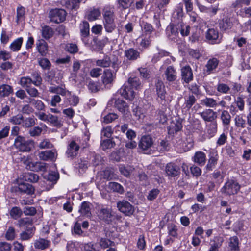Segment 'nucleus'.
I'll return each instance as SVG.
<instances>
[{"label": "nucleus", "instance_id": "obj_1", "mask_svg": "<svg viewBox=\"0 0 251 251\" xmlns=\"http://www.w3.org/2000/svg\"><path fill=\"white\" fill-rule=\"evenodd\" d=\"M103 25L107 33H112L116 28L114 8L108 6L104 8L102 13Z\"/></svg>", "mask_w": 251, "mask_h": 251}, {"label": "nucleus", "instance_id": "obj_2", "mask_svg": "<svg viewBox=\"0 0 251 251\" xmlns=\"http://www.w3.org/2000/svg\"><path fill=\"white\" fill-rule=\"evenodd\" d=\"M14 146L21 152H29L34 147V142L31 140H26L21 136H18L14 140Z\"/></svg>", "mask_w": 251, "mask_h": 251}, {"label": "nucleus", "instance_id": "obj_3", "mask_svg": "<svg viewBox=\"0 0 251 251\" xmlns=\"http://www.w3.org/2000/svg\"><path fill=\"white\" fill-rule=\"evenodd\" d=\"M240 189V185L235 180L228 179L221 189V192L226 196L236 194Z\"/></svg>", "mask_w": 251, "mask_h": 251}, {"label": "nucleus", "instance_id": "obj_4", "mask_svg": "<svg viewBox=\"0 0 251 251\" xmlns=\"http://www.w3.org/2000/svg\"><path fill=\"white\" fill-rule=\"evenodd\" d=\"M97 215L100 220L107 224H110L112 221V210L108 207L102 206L99 207L98 210Z\"/></svg>", "mask_w": 251, "mask_h": 251}, {"label": "nucleus", "instance_id": "obj_5", "mask_svg": "<svg viewBox=\"0 0 251 251\" xmlns=\"http://www.w3.org/2000/svg\"><path fill=\"white\" fill-rule=\"evenodd\" d=\"M66 12L62 9H54L50 11L49 18L50 21L54 23L63 22L66 18Z\"/></svg>", "mask_w": 251, "mask_h": 251}, {"label": "nucleus", "instance_id": "obj_6", "mask_svg": "<svg viewBox=\"0 0 251 251\" xmlns=\"http://www.w3.org/2000/svg\"><path fill=\"white\" fill-rule=\"evenodd\" d=\"M205 38L210 44H218L221 42L222 36L218 29L208 28L205 33Z\"/></svg>", "mask_w": 251, "mask_h": 251}, {"label": "nucleus", "instance_id": "obj_7", "mask_svg": "<svg viewBox=\"0 0 251 251\" xmlns=\"http://www.w3.org/2000/svg\"><path fill=\"white\" fill-rule=\"evenodd\" d=\"M201 104L206 107L214 108V109H216L219 106L225 108L226 104V101L223 100L218 102L216 100L210 97H205L202 99L201 100Z\"/></svg>", "mask_w": 251, "mask_h": 251}, {"label": "nucleus", "instance_id": "obj_8", "mask_svg": "<svg viewBox=\"0 0 251 251\" xmlns=\"http://www.w3.org/2000/svg\"><path fill=\"white\" fill-rule=\"evenodd\" d=\"M113 67L115 69V71H112L109 69H105L102 75V83L104 85L111 84L116 78V72L118 70V67L113 64Z\"/></svg>", "mask_w": 251, "mask_h": 251}, {"label": "nucleus", "instance_id": "obj_9", "mask_svg": "<svg viewBox=\"0 0 251 251\" xmlns=\"http://www.w3.org/2000/svg\"><path fill=\"white\" fill-rule=\"evenodd\" d=\"M117 207L120 211L127 216L132 215L134 212V207L126 201L123 200L117 202Z\"/></svg>", "mask_w": 251, "mask_h": 251}, {"label": "nucleus", "instance_id": "obj_10", "mask_svg": "<svg viewBox=\"0 0 251 251\" xmlns=\"http://www.w3.org/2000/svg\"><path fill=\"white\" fill-rule=\"evenodd\" d=\"M80 145L76 142V140L71 141L68 145L66 154L68 158L73 159L78 154Z\"/></svg>", "mask_w": 251, "mask_h": 251}, {"label": "nucleus", "instance_id": "obj_11", "mask_svg": "<svg viewBox=\"0 0 251 251\" xmlns=\"http://www.w3.org/2000/svg\"><path fill=\"white\" fill-rule=\"evenodd\" d=\"M114 106L119 111L123 113L125 116H128L130 113L129 105L122 99H115Z\"/></svg>", "mask_w": 251, "mask_h": 251}, {"label": "nucleus", "instance_id": "obj_12", "mask_svg": "<svg viewBox=\"0 0 251 251\" xmlns=\"http://www.w3.org/2000/svg\"><path fill=\"white\" fill-rule=\"evenodd\" d=\"M238 20L233 17H226L222 20L220 23V27L221 29L226 30L232 27L234 24H238Z\"/></svg>", "mask_w": 251, "mask_h": 251}, {"label": "nucleus", "instance_id": "obj_13", "mask_svg": "<svg viewBox=\"0 0 251 251\" xmlns=\"http://www.w3.org/2000/svg\"><path fill=\"white\" fill-rule=\"evenodd\" d=\"M201 117L205 122H212L215 121L217 117V112L212 109H206L199 113Z\"/></svg>", "mask_w": 251, "mask_h": 251}, {"label": "nucleus", "instance_id": "obj_14", "mask_svg": "<svg viewBox=\"0 0 251 251\" xmlns=\"http://www.w3.org/2000/svg\"><path fill=\"white\" fill-rule=\"evenodd\" d=\"M182 80L186 83H188L193 80L192 71L189 66H186L181 70Z\"/></svg>", "mask_w": 251, "mask_h": 251}, {"label": "nucleus", "instance_id": "obj_15", "mask_svg": "<svg viewBox=\"0 0 251 251\" xmlns=\"http://www.w3.org/2000/svg\"><path fill=\"white\" fill-rule=\"evenodd\" d=\"M57 156V152L50 150L42 151L39 153V158L43 160L54 161L56 160Z\"/></svg>", "mask_w": 251, "mask_h": 251}, {"label": "nucleus", "instance_id": "obj_16", "mask_svg": "<svg viewBox=\"0 0 251 251\" xmlns=\"http://www.w3.org/2000/svg\"><path fill=\"white\" fill-rule=\"evenodd\" d=\"M155 88L158 98L162 100H165L167 93L163 82L158 80L155 83Z\"/></svg>", "mask_w": 251, "mask_h": 251}, {"label": "nucleus", "instance_id": "obj_17", "mask_svg": "<svg viewBox=\"0 0 251 251\" xmlns=\"http://www.w3.org/2000/svg\"><path fill=\"white\" fill-rule=\"evenodd\" d=\"M167 175L171 177H175L179 174V168L174 163H168L165 168Z\"/></svg>", "mask_w": 251, "mask_h": 251}, {"label": "nucleus", "instance_id": "obj_18", "mask_svg": "<svg viewBox=\"0 0 251 251\" xmlns=\"http://www.w3.org/2000/svg\"><path fill=\"white\" fill-rule=\"evenodd\" d=\"M17 189L16 190L17 192H20L21 193L27 195L33 194L35 191L32 185L25 183L19 184Z\"/></svg>", "mask_w": 251, "mask_h": 251}, {"label": "nucleus", "instance_id": "obj_19", "mask_svg": "<svg viewBox=\"0 0 251 251\" xmlns=\"http://www.w3.org/2000/svg\"><path fill=\"white\" fill-rule=\"evenodd\" d=\"M153 144L152 138L149 135L143 136L139 142V146L143 150L150 148Z\"/></svg>", "mask_w": 251, "mask_h": 251}, {"label": "nucleus", "instance_id": "obj_20", "mask_svg": "<svg viewBox=\"0 0 251 251\" xmlns=\"http://www.w3.org/2000/svg\"><path fill=\"white\" fill-rule=\"evenodd\" d=\"M224 239L221 237H215L211 240L210 247L208 251H219V249L222 245Z\"/></svg>", "mask_w": 251, "mask_h": 251}, {"label": "nucleus", "instance_id": "obj_21", "mask_svg": "<svg viewBox=\"0 0 251 251\" xmlns=\"http://www.w3.org/2000/svg\"><path fill=\"white\" fill-rule=\"evenodd\" d=\"M13 93L14 90L12 86L7 84L0 85V97H7Z\"/></svg>", "mask_w": 251, "mask_h": 251}, {"label": "nucleus", "instance_id": "obj_22", "mask_svg": "<svg viewBox=\"0 0 251 251\" xmlns=\"http://www.w3.org/2000/svg\"><path fill=\"white\" fill-rule=\"evenodd\" d=\"M193 161L199 165L200 166H203L206 162V155L202 151H197L195 152L194 156L192 158Z\"/></svg>", "mask_w": 251, "mask_h": 251}, {"label": "nucleus", "instance_id": "obj_23", "mask_svg": "<svg viewBox=\"0 0 251 251\" xmlns=\"http://www.w3.org/2000/svg\"><path fill=\"white\" fill-rule=\"evenodd\" d=\"M79 29L82 40L89 36L90 34L89 24L86 21H83L79 25Z\"/></svg>", "mask_w": 251, "mask_h": 251}, {"label": "nucleus", "instance_id": "obj_24", "mask_svg": "<svg viewBox=\"0 0 251 251\" xmlns=\"http://www.w3.org/2000/svg\"><path fill=\"white\" fill-rule=\"evenodd\" d=\"M101 15V12L98 8H92L89 10L86 14V17L90 21H94L98 19Z\"/></svg>", "mask_w": 251, "mask_h": 251}, {"label": "nucleus", "instance_id": "obj_25", "mask_svg": "<svg viewBox=\"0 0 251 251\" xmlns=\"http://www.w3.org/2000/svg\"><path fill=\"white\" fill-rule=\"evenodd\" d=\"M36 45L38 51L41 55H46L48 50V45L45 41L43 39H39L37 41Z\"/></svg>", "mask_w": 251, "mask_h": 251}, {"label": "nucleus", "instance_id": "obj_26", "mask_svg": "<svg viewBox=\"0 0 251 251\" xmlns=\"http://www.w3.org/2000/svg\"><path fill=\"white\" fill-rule=\"evenodd\" d=\"M125 56L130 60H135L140 57L139 52L133 48H130L125 51Z\"/></svg>", "mask_w": 251, "mask_h": 251}, {"label": "nucleus", "instance_id": "obj_27", "mask_svg": "<svg viewBox=\"0 0 251 251\" xmlns=\"http://www.w3.org/2000/svg\"><path fill=\"white\" fill-rule=\"evenodd\" d=\"M219 62V60L216 58L209 59L206 65V72L208 74L212 73L217 68Z\"/></svg>", "mask_w": 251, "mask_h": 251}, {"label": "nucleus", "instance_id": "obj_28", "mask_svg": "<svg viewBox=\"0 0 251 251\" xmlns=\"http://www.w3.org/2000/svg\"><path fill=\"white\" fill-rule=\"evenodd\" d=\"M228 248L231 251H239V240L238 238L236 236H233L229 238L228 242Z\"/></svg>", "mask_w": 251, "mask_h": 251}, {"label": "nucleus", "instance_id": "obj_29", "mask_svg": "<svg viewBox=\"0 0 251 251\" xmlns=\"http://www.w3.org/2000/svg\"><path fill=\"white\" fill-rule=\"evenodd\" d=\"M50 243V242L46 239L39 238L35 241L34 246L36 249L44 250L49 247Z\"/></svg>", "mask_w": 251, "mask_h": 251}, {"label": "nucleus", "instance_id": "obj_30", "mask_svg": "<svg viewBox=\"0 0 251 251\" xmlns=\"http://www.w3.org/2000/svg\"><path fill=\"white\" fill-rule=\"evenodd\" d=\"M176 72L172 66H169L165 71V74L168 81H175L176 78Z\"/></svg>", "mask_w": 251, "mask_h": 251}, {"label": "nucleus", "instance_id": "obj_31", "mask_svg": "<svg viewBox=\"0 0 251 251\" xmlns=\"http://www.w3.org/2000/svg\"><path fill=\"white\" fill-rule=\"evenodd\" d=\"M90 203L89 202L84 201L82 203L79 212L81 214L87 217H90L91 213Z\"/></svg>", "mask_w": 251, "mask_h": 251}, {"label": "nucleus", "instance_id": "obj_32", "mask_svg": "<svg viewBox=\"0 0 251 251\" xmlns=\"http://www.w3.org/2000/svg\"><path fill=\"white\" fill-rule=\"evenodd\" d=\"M107 187L111 191L117 192L120 194H122L124 192V189L123 187L120 184L117 182H109Z\"/></svg>", "mask_w": 251, "mask_h": 251}, {"label": "nucleus", "instance_id": "obj_33", "mask_svg": "<svg viewBox=\"0 0 251 251\" xmlns=\"http://www.w3.org/2000/svg\"><path fill=\"white\" fill-rule=\"evenodd\" d=\"M206 130L207 133L210 137L213 136L217 132V123L216 121L211 122L207 125Z\"/></svg>", "mask_w": 251, "mask_h": 251}, {"label": "nucleus", "instance_id": "obj_34", "mask_svg": "<svg viewBox=\"0 0 251 251\" xmlns=\"http://www.w3.org/2000/svg\"><path fill=\"white\" fill-rule=\"evenodd\" d=\"M59 177V174L55 172H50L45 176V178L47 181L51 182L52 185H53L56 183Z\"/></svg>", "mask_w": 251, "mask_h": 251}, {"label": "nucleus", "instance_id": "obj_35", "mask_svg": "<svg viewBox=\"0 0 251 251\" xmlns=\"http://www.w3.org/2000/svg\"><path fill=\"white\" fill-rule=\"evenodd\" d=\"M120 173L125 176H129L134 171V168L131 166H125L120 165L119 167Z\"/></svg>", "mask_w": 251, "mask_h": 251}, {"label": "nucleus", "instance_id": "obj_36", "mask_svg": "<svg viewBox=\"0 0 251 251\" xmlns=\"http://www.w3.org/2000/svg\"><path fill=\"white\" fill-rule=\"evenodd\" d=\"M29 103L39 111H42L45 109V106L41 100L30 98Z\"/></svg>", "mask_w": 251, "mask_h": 251}, {"label": "nucleus", "instance_id": "obj_37", "mask_svg": "<svg viewBox=\"0 0 251 251\" xmlns=\"http://www.w3.org/2000/svg\"><path fill=\"white\" fill-rule=\"evenodd\" d=\"M56 75V72L54 70H51L48 71L45 75V80L48 82L50 85H54V78Z\"/></svg>", "mask_w": 251, "mask_h": 251}, {"label": "nucleus", "instance_id": "obj_38", "mask_svg": "<svg viewBox=\"0 0 251 251\" xmlns=\"http://www.w3.org/2000/svg\"><path fill=\"white\" fill-rule=\"evenodd\" d=\"M213 155L211 156L208 160V163L206 165V168L208 170H211L214 167L217 163V154L216 151H213Z\"/></svg>", "mask_w": 251, "mask_h": 251}, {"label": "nucleus", "instance_id": "obj_39", "mask_svg": "<svg viewBox=\"0 0 251 251\" xmlns=\"http://www.w3.org/2000/svg\"><path fill=\"white\" fill-rule=\"evenodd\" d=\"M24 179L26 181L35 183L38 181L39 176L34 173H27L25 174Z\"/></svg>", "mask_w": 251, "mask_h": 251}, {"label": "nucleus", "instance_id": "obj_40", "mask_svg": "<svg viewBox=\"0 0 251 251\" xmlns=\"http://www.w3.org/2000/svg\"><path fill=\"white\" fill-rule=\"evenodd\" d=\"M196 101V98L193 95H189L188 97H185L184 103L185 108L190 109Z\"/></svg>", "mask_w": 251, "mask_h": 251}, {"label": "nucleus", "instance_id": "obj_41", "mask_svg": "<svg viewBox=\"0 0 251 251\" xmlns=\"http://www.w3.org/2000/svg\"><path fill=\"white\" fill-rule=\"evenodd\" d=\"M99 243L100 247L102 249H106L115 246V243L113 241L106 238H101Z\"/></svg>", "mask_w": 251, "mask_h": 251}, {"label": "nucleus", "instance_id": "obj_42", "mask_svg": "<svg viewBox=\"0 0 251 251\" xmlns=\"http://www.w3.org/2000/svg\"><path fill=\"white\" fill-rule=\"evenodd\" d=\"M53 35L52 29L49 26H45L42 29V35L43 38L48 39L51 38Z\"/></svg>", "mask_w": 251, "mask_h": 251}, {"label": "nucleus", "instance_id": "obj_43", "mask_svg": "<svg viewBox=\"0 0 251 251\" xmlns=\"http://www.w3.org/2000/svg\"><path fill=\"white\" fill-rule=\"evenodd\" d=\"M23 43V38L20 37L14 40L10 46V48L13 51H18L22 46Z\"/></svg>", "mask_w": 251, "mask_h": 251}, {"label": "nucleus", "instance_id": "obj_44", "mask_svg": "<svg viewBox=\"0 0 251 251\" xmlns=\"http://www.w3.org/2000/svg\"><path fill=\"white\" fill-rule=\"evenodd\" d=\"M29 168L33 171H45L46 170V164L41 162H36L35 164L31 163L29 164Z\"/></svg>", "mask_w": 251, "mask_h": 251}, {"label": "nucleus", "instance_id": "obj_45", "mask_svg": "<svg viewBox=\"0 0 251 251\" xmlns=\"http://www.w3.org/2000/svg\"><path fill=\"white\" fill-rule=\"evenodd\" d=\"M31 76L33 78V84L36 86H40L42 82V78L41 77L40 73L35 71L31 74Z\"/></svg>", "mask_w": 251, "mask_h": 251}, {"label": "nucleus", "instance_id": "obj_46", "mask_svg": "<svg viewBox=\"0 0 251 251\" xmlns=\"http://www.w3.org/2000/svg\"><path fill=\"white\" fill-rule=\"evenodd\" d=\"M182 146L185 151H187L193 148L194 141L191 136H189L186 138V140L183 143Z\"/></svg>", "mask_w": 251, "mask_h": 251}, {"label": "nucleus", "instance_id": "obj_47", "mask_svg": "<svg viewBox=\"0 0 251 251\" xmlns=\"http://www.w3.org/2000/svg\"><path fill=\"white\" fill-rule=\"evenodd\" d=\"M19 84L25 89L28 88L33 84L32 79L29 77H22L19 81Z\"/></svg>", "mask_w": 251, "mask_h": 251}, {"label": "nucleus", "instance_id": "obj_48", "mask_svg": "<svg viewBox=\"0 0 251 251\" xmlns=\"http://www.w3.org/2000/svg\"><path fill=\"white\" fill-rule=\"evenodd\" d=\"M128 85L132 86L136 89H140L141 86V83L139 78L135 77L129 78L128 81Z\"/></svg>", "mask_w": 251, "mask_h": 251}, {"label": "nucleus", "instance_id": "obj_49", "mask_svg": "<svg viewBox=\"0 0 251 251\" xmlns=\"http://www.w3.org/2000/svg\"><path fill=\"white\" fill-rule=\"evenodd\" d=\"M151 36H147L145 35H142V40L140 42V46L146 49L150 47L151 43Z\"/></svg>", "mask_w": 251, "mask_h": 251}, {"label": "nucleus", "instance_id": "obj_50", "mask_svg": "<svg viewBox=\"0 0 251 251\" xmlns=\"http://www.w3.org/2000/svg\"><path fill=\"white\" fill-rule=\"evenodd\" d=\"M22 214L23 211L22 210L17 206L13 207L10 211V216L14 219H17L20 217Z\"/></svg>", "mask_w": 251, "mask_h": 251}, {"label": "nucleus", "instance_id": "obj_51", "mask_svg": "<svg viewBox=\"0 0 251 251\" xmlns=\"http://www.w3.org/2000/svg\"><path fill=\"white\" fill-rule=\"evenodd\" d=\"M221 119L224 125H228L231 121V116L227 111L223 110L221 113Z\"/></svg>", "mask_w": 251, "mask_h": 251}, {"label": "nucleus", "instance_id": "obj_52", "mask_svg": "<svg viewBox=\"0 0 251 251\" xmlns=\"http://www.w3.org/2000/svg\"><path fill=\"white\" fill-rule=\"evenodd\" d=\"M32 229H27L20 233V238L22 240H27L30 239L33 235Z\"/></svg>", "mask_w": 251, "mask_h": 251}, {"label": "nucleus", "instance_id": "obj_53", "mask_svg": "<svg viewBox=\"0 0 251 251\" xmlns=\"http://www.w3.org/2000/svg\"><path fill=\"white\" fill-rule=\"evenodd\" d=\"M115 146V142L110 139L103 140L100 145L101 148L103 151L113 148Z\"/></svg>", "mask_w": 251, "mask_h": 251}, {"label": "nucleus", "instance_id": "obj_54", "mask_svg": "<svg viewBox=\"0 0 251 251\" xmlns=\"http://www.w3.org/2000/svg\"><path fill=\"white\" fill-rule=\"evenodd\" d=\"M134 115L138 118V120H142L145 116V111L141 107H136L133 109Z\"/></svg>", "mask_w": 251, "mask_h": 251}, {"label": "nucleus", "instance_id": "obj_55", "mask_svg": "<svg viewBox=\"0 0 251 251\" xmlns=\"http://www.w3.org/2000/svg\"><path fill=\"white\" fill-rule=\"evenodd\" d=\"M217 91L222 94H227L230 90V87L225 83H219L216 87Z\"/></svg>", "mask_w": 251, "mask_h": 251}, {"label": "nucleus", "instance_id": "obj_56", "mask_svg": "<svg viewBox=\"0 0 251 251\" xmlns=\"http://www.w3.org/2000/svg\"><path fill=\"white\" fill-rule=\"evenodd\" d=\"M16 236L15 229L13 227L10 226L7 229L5 237L7 240L12 241L14 240Z\"/></svg>", "mask_w": 251, "mask_h": 251}, {"label": "nucleus", "instance_id": "obj_57", "mask_svg": "<svg viewBox=\"0 0 251 251\" xmlns=\"http://www.w3.org/2000/svg\"><path fill=\"white\" fill-rule=\"evenodd\" d=\"M111 64V60L110 58L106 56L102 59L98 60L96 61V65L101 67H108Z\"/></svg>", "mask_w": 251, "mask_h": 251}, {"label": "nucleus", "instance_id": "obj_58", "mask_svg": "<svg viewBox=\"0 0 251 251\" xmlns=\"http://www.w3.org/2000/svg\"><path fill=\"white\" fill-rule=\"evenodd\" d=\"M36 119L34 117H28L24 120L23 126L25 128L32 126L35 124Z\"/></svg>", "mask_w": 251, "mask_h": 251}, {"label": "nucleus", "instance_id": "obj_59", "mask_svg": "<svg viewBox=\"0 0 251 251\" xmlns=\"http://www.w3.org/2000/svg\"><path fill=\"white\" fill-rule=\"evenodd\" d=\"M142 30L143 31L142 35L149 36L150 35L153 31V28L150 24L145 23L143 25Z\"/></svg>", "mask_w": 251, "mask_h": 251}, {"label": "nucleus", "instance_id": "obj_60", "mask_svg": "<svg viewBox=\"0 0 251 251\" xmlns=\"http://www.w3.org/2000/svg\"><path fill=\"white\" fill-rule=\"evenodd\" d=\"M127 90L129 91L128 93H126L125 90H123L122 92V96H123L125 99L127 100H132L135 96V93L133 90L130 88L129 86V88L127 89Z\"/></svg>", "mask_w": 251, "mask_h": 251}, {"label": "nucleus", "instance_id": "obj_61", "mask_svg": "<svg viewBox=\"0 0 251 251\" xmlns=\"http://www.w3.org/2000/svg\"><path fill=\"white\" fill-rule=\"evenodd\" d=\"M227 139V134L225 133H223L221 134L219 137H218L217 142H216V146H221L224 145L226 142Z\"/></svg>", "mask_w": 251, "mask_h": 251}, {"label": "nucleus", "instance_id": "obj_62", "mask_svg": "<svg viewBox=\"0 0 251 251\" xmlns=\"http://www.w3.org/2000/svg\"><path fill=\"white\" fill-rule=\"evenodd\" d=\"M48 120L47 122L50 123L54 126H57L59 124L58 118L57 116L53 115L51 114H48Z\"/></svg>", "mask_w": 251, "mask_h": 251}, {"label": "nucleus", "instance_id": "obj_63", "mask_svg": "<svg viewBox=\"0 0 251 251\" xmlns=\"http://www.w3.org/2000/svg\"><path fill=\"white\" fill-rule=\"evenodd\" d=\"M9 121L15 125H20L23 123L24 118L22 115L18 114L16 116H13L9 120Z\"/></svg>", "mask_w": 251, "mask_h": 251}, {"label": "nucleus", "instance_id": "obj_64", "mask_svg": "<svg viewBox=\"0 0 251 251\" xmlns=\"http://www.w3.org/2000/svg\"><path fill=\"white\" fill-rule=\"evenodd\" d=\"M242 85L238 83H233L231 86V90L230 93L234 96L240 92L242 90Z\"/></svg>", "mask_w": 251, "mask_h": 251}]
</instances>
